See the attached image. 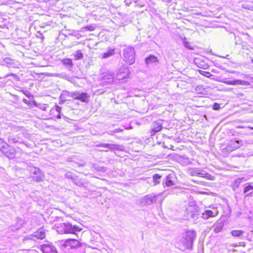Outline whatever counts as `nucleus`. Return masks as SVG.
Here are the masks:
<instances>
[{"label":"nucleus","mask_w":253,"mask_h":253,"mask_svg":"<svg viewBox=\"0 0 253 253\" xmlns=\"http://www.w3.org/2000/svg\"><path fill=\"white\" fill-rule=\"evenodd\" d=\"M219 57H222V58H226L227 59V57L228 56V55H227L226 56H219Z\"/></svg>","instance_id":"50"},{"label":"nucleus","mask_w":253,"mask_h":253,"mask_svg":"<svg viewBox=\"0 0 253 253\" xmlns=\"http://www.w3.org/2000/svg\"><path fill=\"white\" fill-rule=\"evenodd\" d=\"M73 56L75 58L76 60H81L83 58V54L80 50L76 51L73 54Z\"/></svg>","instance_id":"31"},{"label":"nucleus","mask_w":253,"mask_h":253,"mask_svg":"<svg viewBox=\"0 0 253 253\" xmlns=\"http://www.w3.org/2000/svg\"><path fill=\"white\" fill-rule=\"evenodd\" d=\"M223 225L224 224L223 222L218 220L212 226L213 231L215 233L220 232L222 230Z\"/></svg>","instance_id":"22"},{"label":"nucleus","mask_w":253,"mask_h":253,"mask_svg":"<svg viewBox=\"0 0 253 253\" xmlns=\"http://www.w3.org/2000/svg\"><path fill=\"white\" fill-rule=\"evenodd\" d=\"M196 237V232L193 230H189L186 232V236L183 239L182 243L185 249L190 248L193 241L195 240Z\"/></svg>","instance_id":"2"},{"label":"nucleus","mask_w":253,"mask_h":253,"mask_svg":"<svg viewBox=\"0 0 253 253\" xmlns=\"http://www.w3.org/2000/svg\"><path fill=\"white\" fill-rule=\"evenodd\" d=\"M240 245L243 246V247H245V242H242L240 243Z\"/></svg>","instance_id":"49"},{"label":"nucleus","mask_w":253,"mask_h":253,"mask_svg":"<svg viewBox=\"0 0 253 253\" xmlns=\"http://www.w3.org/2000/svg\"><path fill=\"white\" fill-rule=\"evenodd\" d=\"M107 133L109 134V135H115V130H109L107 132Z\"/></svg>","instance_id":"43"},{"label":"nucleus","mask_w":253,"mask_h":253,"mask_svg":"<svg viewBox=\"0 0 253 253\" xmlns=\"http://www.w3.org/2000/svg\"><path fill=\"white\" fill-rule=\"evenodd\" d=\"M218 214V211L216 208H213L212 210H206L202 214V217L204 219H208L210 217L216 216Z\"/></svg>","instance_id":"9"},{"label":"nucleus","mask_w":253,"mask_h":253,"mask_svg":"<svg viewBox=\"0 0 253 253\" xmlns=\"http://www.w3.org/2000/svg\"><path fill=\"white\" fill-rule=\"evenodd\" d=\"M79 93V92L77 91L70 92V97H72V98H74V99L77 100L78 97Z\"/></svg>","instance_id":"35"},{"label":"nucleus","mask_w":253,"mask_h":253,"mask_svg":"<svg viewBox=\"0 0 253 253\" xmlns=\"http://www.w3.org/2000/svg\"><path fill=\"white\" fill-rule=\"evenodd\" d=\"M55 110L57 112L60 113L61 110V108L58 105L55 106Z\"/></svg>","instance_id":"44"},{"label":"nucleus","mask_w":253,"mask_h":253,"mask_svg":"<svg viewBox=\"0 0 253 253\" xmlns=\"http://www.w3.org/2000/svg\"><path fill=\"white\" fill-rule=\"evenodd\" d=\"M100 151H105V152H107L108 150H100Z\"/></svg>","instance_id":"55"},{"label":"nucleus","mask_w":253,"mask_h":253,"mask_svg":"<svg viewBox=\"0 0 253 253\" xmlns=\"http://www.w3.org/2000/svg\"><path fill=\"white\" fill-rule=\"evenodd\" d=\"M115 50V48H109L107 52H104L102 54V57L103 58H106L112 55H114Z\"/></svg>","instance_id":"28"},{"label":"nucleus","mask_w":253,"mask_h":253,"mask_svg":"<svg viewBox=\"0 0 253 253\" xmlns=\"http://www.w3.org/2000/svg\"><path fill=\"white\" fill-rule=\"evenodd\" d=\"M124 60L129 65L133 64L135 61V51L131 46H128L124 48L123 51Z\"/></svg>","instance_id":"1"},{"label":"nucleus","mask_w":253,"mask_h":253,"mask_svg":"<svg viewBox=\"0 0 253 253\" xmlns=\"http://www.w3.org/2000/svg\"><path fill=\"white\" fill-rule=\"evenodd\" d=\"M29 170L33 179L35 181L40 182L43 179L44 175L39 168L32 167H30Z\"/></svg>","instance_id":"4"},{"label":"nucleus","mask_w":253,"mask_h":253,"mask_svg":"<svg viewBox=\"0 0 253 253\" xmlns=\"http://www.w3.org/2000/svg\"><path fill=\"white\" fill-rule=\"evenodd\" d=\"M24 102H25L26 104L28 102L26 99H23Z\"/></svg>","instance_id":"53"},{"label":"nucleus","mask_w":253,"mask_h":253,"mask_svg":"<svg viewBox=\"0 0 253 253\" xmlns=\"http://www.w3.org/2000/svg\"><path fill=\"white\" fill-rule=\"evenodd\" d=\"M161 177V176L159 174L156 173V174H155L153 176V179L154 180V182L156 184H157V183H159V181H158V180L159 179H160Z\"/></svg>","instance_id":"38"},{"label":"nucleus","mask_w":253,"mask_h":253,"mask_svg":"<svg viewBox=\"0 0 253 253\" xmlns=\"http://www.w3.org/2000/svg\"><path fill=\"white\" fill-rule=\"evenodd\" d=\"M3 63L2 64L8 68H16L17 66L15 60L9 57L4 58L3 60Z\"/></svg>","instance_id":"16"},{"label":"nucleus","mask_w":253,"mask_h":253,"mask_svg":"<svg viewBox=\"0 0 253 253\" xmlns=\"http://www.w3.org/2000/svg\"><path fill=\"white\" fill-rule=\"evenodd\" d=\"M75 180L74 179L73 181L74 182L77 184V185H78L79 186L81 187L82 186H83V184L82 183H76V182L75 181Z\"/></svg>","instance_id":"48"},{"label":"nucleus","mask_w":253,"mask_h":253,"mask_svg":"<svg viewBox=\"0 0 253 253\" xmlns=\"http://www.w3.org/2000/svg\"><path fill=\"white\" fill-rule=\"evenodd\" d=\"M62 64L69 70L72 71L73 67V63L70 58H64L61 60Z\"/></svg>","instance_id":"19"},{"label":"nucleus","mask_w":253,"mask_h":253,"mask_svg":"<svg viewBox=\"0 0 253 253\" xmlns=\"http://www.w3.org/2000/svg\"><path fill=\"white\" fill-rule=\"evenodd\" d=\"M103 147V148H106V149H107V148H106V147Z\"/></svg>","instance_id":"60"},{"label":"nucleus","mask_w":253,"mask_h":253,"mask_svg":"<svg viewBox=\"0 0 253 253\" xmlns=\"http://www.w3.org/2000/svg\"><path fill=\"white\" fill-rule=\"evenodd\" d=\"M115 133L120 132L123 131V129L121 128H116L114 129Z\"/></svg>","instance_id":"45"},{"label":"nucleus","mask_w":253,"mask_h":253,"mask_svg":"<svg viewBox=\"0 0 253 253\" xmlns=\"http://www.w3.org/2000/svg\"><path fill=\"white\" fill-rule=\"evenodd\" d=\"M105 79L111 80V82L113 81V79L114 78V74H110L108 76H106L104 77Z\"/></svg>","instance_id":"39"},{"label":"nucleus","mask_w":253,"mask_h":253,"mask_svg":"<svg viewBox=\"0 0 253 253\" xmlns=\"http://www.w3.org/2000/svg\"><path fill=\"white\" fill-rule=\"evenodd\" d=\"M243 178H238L236 179L233 184H232V188L234 191H236L238 189L240 185L241 182L242 181Z\"/></svg>","instance_id":"30"},{"label":"nucleus","mask_w":253,"mask_h":253,"mask_svg":"<svg viewBox=\"0 0 253 253\" xmlns=\"http://www.w3.org/2000/svg\"><path fill=\"white\" fill-rule=\"evenodd\" d=\"M199 72L201 75L207 78H210L211 76H212V75L211 74V73L209 72L200 70Z\"/></svg>","instance_id":"36"},{"label":"nucleus","mask_w":253,"mask_h":253,"mask_svg":"<svg viewBox=\"0 0 253 253\" xmlns=\"http://www.w3.org/2000/svg\"><path fill=\"white\" fill-rule=\"evenodd\" d=\"M252 62L253 64V59L252 60Z\"/></svg>","instance_id":"59"},{"label":"nucleus","mask_w":253,"mask_h":253,"mask_svg":"<svg viewBox=\"0 0 253 253\" xmlns=\"http://www.w3.org/2000/svg\"><path fill=\"white\" fill-rule=\"evenodd\" d=\"M89 97L90 95H88L87 93L83 92L80 93L79 92L77 100H80L81 101L83 102H88V98H89Z\"/></svg>","instance_id":"24"},{"label":"nucleus","mask_w":253,"mask_h":253,"mask_svg":"<svg viewBox=\"0 0 253 253\" xmlns=\"http://www.w3.org/2000/svg\"><path fill=\"white\" fill-rule=\"evenodd\" d=\"M244 233V231L243 230H234L231 231V234L234 237H240Z\"/></svg>","instance_id":"32"},{"label":"nucleus","mask_w":253,"mask_h":253,"mask_svg":"<svg viewBox=\"0 0 253 253\" xmlns=\"http://www.w3.org/2000/svg\"><path fill=\"white\" fill-rule=\"evenodd\" d=\"M125 3L126 6H129L131 3V1L130 0H125Z\"/></svg>","instance_id":"42"},{"label":"nucleus","mask_w":253,"mask_h":253,"mask_svg":"<svg viewBox=\"0 0 253 253\" xmlns=\"http://www.w3.org/2000/svg\"><path fill=\"white\" fill-rule=\"evenodd\" d=\"M81 244L80 242L76 239H68L64 241L62 246L67 249H77L80 247Z\"/></svg>","instance_id":"6"},{"label":"nucleus","mask_w":253,"mask_h":253,"mask_svg":"<svg viewBox=\"0 0 253 253\" xmlns=\"http://www.w3.org/2000/svg\"><path fill=\"white\" fill-rule=\"evenodd\" d=\"M8 144L4 142L3 140L0 138V150L2 152V150L4 149Z\"/></svg>","instance_id":"37"},{"label":"nucleus","mask_w":253,"mask_h":253,"mask_svg":"<svg viewBox=\"0 0 253 253\" xmlns=\"http://www.w3.org/2000/svg\"><path fill=\"white\" fill-rule=\"evenodd\" d=\"M96 147H106L107 149L112 150H117L123 151L125 150V147L123 145L112 144V143H100L96 145Z\"/></svg>","instance_id":"7"},{"label":"nucleus","mask_w":253,"mask_h":253,"mask_svg":"<svg viewBox=\"0 0 253 253\" xmlns=\"http://www.w3.org/2000/svg\"><path fill=\"white\" fill-rule=\"evenodd\" d=\"M241 145V141L238 140H231L228 143L225 149L226 151L232 152L233 151L240 148Z\"/></svg>","instance_id":"8"},{"label":"nucleus","mask_w":253,"mask_h":253,"mask_svg":"<svg viewBox=\"0 0 253 253\" xmlns=\"http://www.w3.org/2000/svg\"><path fill=\"white\" fill-rule=\"evenodd\" d=\"M248 128L253 130V127H251V126H248Z\"/></svg>","instance_id":"56"},{"label":"nucleus","mask_w":253,"mask_h":253,"mask_svg":"<svg viewBox=\"0 0 253 253\" xmlns=\"http://www.w3.org/2000/svg\"><path fill=\"white\" fill-rule=\"evenodd\" d=\"M41 249L43 253H58L56 247L49 243L43 244Z\"/></svg>","instance_id":"10"},{"label":"nucleus","mask_w":253,"mask_h":253,"mask_svg":"<svg viewBox=\"0 0 253 253\" xmlns=\"http://www.w3.org/2000/svg\"><path fill=\"white\" fill-rule=\"evenodd\" d=\"M184 45L186 47H187L189 49H192V48L189 46V43L187 42H185L184 43Z\"/></svg>","instance_id":"46"},{"label":"nucleus","mask_w":253,"mask_h":253,"mask_svg":"<svg viewBox=\"0 0 253 253\" xmlns=\"http://www.w3.org/2000/svg\"><path fill=\"white\" fill-rule=\"evenodd\" d=\"M13 75H14V74H11V75H10V76H13Z\"/></svg>","instance_id":"58"},{"label":"nucleus","mask_w":253,"mask_h":253,"mask_svg":"<svg viewBox=\"0 0 253 253\" xmlns=\"http://www.w3.org/2000/svg\"><path fill=\"white\" fill-rule=\"evenodd\" d=\"M55 229L59 234H65V223H60L55 225Z\"/></svg>","instance_id":"26"},{"label":"nucleus","mask_w":253,"mask_h":253,"mask_svg":"<svg viewBox=\"0 0 253 253\" xmlns=\"http://www.w3.org/2000/svg\"><path fill=\"white\" fill-rule=\"evenodd\" d=\"M70 92L67 90H64L62 92L60 98L64 101L69 100V97H70Z\"/></svg>","instance_id":"29"},{"label":"nucleus","mask_w":253,"mask_h":253,"mask_svg":"<svg viewBox=\"0 0 253 253\" xmlns=\"http://www.w3.org/2000/svg\"><path fill=\"white\" fill-rule=\"evenodd\" d=\"M8 141L10 144L21 143V139L17 135L11 134L8 136Z\"/></svg>","instance_id":"23"},{"label":"nucleus","mask_w":253,"mask_h":253,"mask_svg":"<svg viewBox=\"0 0 253 253\" xmlns=\"http://www.w3.org/2000/svg\"><path fill=\"white\" fill-rule=\"evenodd\" d=\"M65 234H74L76 231H79L81 229L77 226H73L70 223H65Z\"/></svg>","instance_id":"15"},{"label":"nucleus","mask_w":253,"mask_h":253,"mask_svg":"<svg viewBox=\"0 0 253 253\" xmlns=\"http://www.w3.org/2000/svg\"><path fill=\"white\" fill-rule=\"evenodd\" d=\"M2 152L4 153L7 157L9 159H12L15 157L16 151L14 148L8 144L5 148L2 150Z\"/></svg>","instance_id":"13"},{"label":"nucleus","mask_w":253,"mask_h":253,"mask_svg":"<svg viewBox=\"0 0 253 253\" xmlns=\"http://www.w3.org/2000/svg\"><path fill=\"white\" fill-rule=\"evenodd\" d=\"M187 217L191 218L195 222H198L200 213L198 208L196 206H189L187 209Z\"/></svg>","instance_id":"3"},{"label":"nucleus","mask_w":253,"mask_h":253,"mask_svg":"<svg viewBox=\"0 0 253 253\" xmlns=\"http://www.w3.org/2000/svg\"><path fill=\"white\" fill-rule=\"evenodd\" d=\"M145 62L146 65L148 66L152 64L157 63H158L159 61L156 56L155 55H151L145 58Z\"/></svg>","instance_id":"20"},{"label":"nucleus","mask_w":253,"mask_h":253,"mask_svg":"<svg viewBox=\"0 0 253 253\" xmlns=\"http://www.w3.org/2000/svg\"><path fill=\"white\" fill-rule=\"evenodd\" d=\"M171 174H169L165 178V180L163 181V184L166 186L169 187L174 185L173 182L171 180Z\"/></svg>","instance_id":"27"},{"label":"nucleus","mask_w":253,"mask_h":253,"mask_svg":"<svg viewBox=\"0 0 253 253\" xmlns=\"http://www.w3.org/2000/svg\"><path fill=\"white\" fill-rule=\"evenodd\" d=\"M220 108L219 105L217 103H214L213 105V109L214 110H218Z\"/></svg>","instance_id":"41"},{"label":"nucleus","mask_w":253,"mask_h":253,"mask_svg":"<svg viewBox=\"0 0 253 253\" xmlns=\"http://www.w3.org/2000/svg\"><path fill=\"white\" fill-rule=\"evenodd\" d=\"M162 122L161 120L155 121L152 125V127L150 131L151 136L154 135L157 132L161 130L162 128Z\"/></svg>","instance_id":"12"},{"label":"nucleus","mask_w":253,"mask_h":253,"mask_svg":"<svg viewBox=\"0 0 253 253\" xmlns=\"http://www.w3.org/2000/svg\"><path fill=\"white\" fill-rule=\"evenodd\" d=\"M33 236L37 239H44L45 237L44 229L42 228L38 229L36 232H34Z\"/></svg>","instance_id":"21"},{"label":"nucleus","mask_w":253,"mask_h":253,"mask_svg":"<svg viewBox=\"0 0 253 253\" xmlns=\"http://www.w3.org/2000/svg\"><path fill=\"white\" fill-rule=\"evenodd\" d=\"M130 72L129 69L126 66H122L117 72L116 79L119 81L128 79L130 77Z\"/></svg>","instance_id":"5"},{"label":"nucleus","mask_w":253,"mask_h":253,"mask_svg":"<svg viewBox=\"0 0 253 253\" xmlns=\"http://www.w3.org/2000/svg\"><path fill=\"white\" fill-rule=\"evenodd\" d=\"M201 177L205 178L207 179L211 180H214L215 179V177L211 175L210 174L207 172H202Z\"/></svg>","instance_id":"33"},{"label":"nucleus","mask_w":253,"mask_h":253,"mask_svg":"<svg viewBox=\"0 0 253 253\" xmlns=\"http://www.w3.org/2000/svg\"><path fill=\"white\" fill-rule=\"evenodd\" d=\"M193 181L195 183H197V184H201V185H203V183H204V182H202V181H197L193 180Z\"/></svg>","instance_id":"47"},{"label":"nucleus","mask_w":253,"mask_h":253,"mask_svg":"<svg viewBox=\"0 0 253 253\" xmlns=\"http://www.w3.org/2000/svg\"><path fill=\"white\" fill-rule=\"evenodd\" d=\"M156 196L153 195H147L141 199L140 203L144 205H150L156 201Z\"/></svg>","instance_id":"11"},{"label":"nucleus","mask_w":253,"mask_h":253,"mask_svg":"<svg viewBox=\"0 0 253 253\" xmlns=\"http://www.w3.org/2000/svg\"><path fill=\"white\" fill-rule=\"evenodd\" d=\"M27 253H36V252L32 251L28 252Z\"/></svg>","instance_id":"52"},{"label":"nucleus","mask_w":253,"mask_h":253,"mask_svg":"<svg viewBox=\"0 0 253 253\" xmlns=\"http://www.w3.org/2000/svg\"><path fill=\"white\" fill-rule=\"evenodd\" d=\"M50 76L51 77H58L60 78H62L64 79H66L67 81H71V80L72 78L69 76H68L65 73H59V74H56V73H53L51 74Z\"/></svg>","instance_id":"25"},{"label":"nucleus","mask_w":253,"mask_h":253,"mask_svg":"<svg viewBox=\"0 0 253 253\" xmlns=\"http://www.w3.org/2000/svg\"><path fill=\"white\" fill-rule=\"evenodd\" d=\"M57 118H61V116L59 115H58V116H57Z\"/></svg>","instance_id":"57"},{"label":"nucleus","mask_w":253,"mask_h":253,"mask_svg":"<svg viewBox=\"0 0 253 253\" xmlns=\"http://www.w3.org/2000/svg\"><path fill=\"white\" fill-rule=\"evenodd\" d=\"M187 173L192 176H201L202 172H201V170L199 168H189L187 170Z\"/></svg>","instance_id":"17"},{"label":"nucleus","mask_w":253,"mask_h":253,"mask_svg":"<svg viewBox=\"0 0 253 253\" xmlns=\"http://www.w3.org/2000/svg\"><path fill=\"white\" fill-rule=\"evenodd\" d=\"M242 6H243V8H249L247 6H246V5L245 4H243Z\"/></svg>","instance_id":"51"},{"label":"nucleus","mask_w":253,"mask_h":253,"mask_svg":"<svg viewBox=\"0 0 253 253\" xmlns=\"http://www.w3.org/2000/svg\"><path fill=\"white\" fill-rule=\"evenodd\" d=\"M221 82L227 85H244L246 83V82L240 80H227L226 79L223 80V81H221Z\"/></svg>","instance_id":"18"},{"label":"nucleus","mask_w":253,"mask_h":253,"mask_svg":"<svg viewBox=\"0 0 253 253\" xmlns=\"http://www.w3.org/2000/svg\"><path fill=\"white\" fill-rule=\"evenodd\" d=\"M21 225H22V223H21L20 224V225H18L17 226V229H18V228H20V226H21Z\"/></svg>","instance_id":"54"},{"label":"nucleus","mask_w":253,"mask_h":253,"mask_svg":"<svg viewBox=\"0 0 253 253\" xmlns=\"http://www.w3.org/2000/svg\"><path fill=\"white\" fill-rule=\"evenodd\" d=\"M65 177L67 178H69V179H74L73 178V174H72V172H67L65 175Z\"/></svg>","instance_id":"40"},{"label":"nucleus","mask_w":253,"mask_h":253,"mask_svg":"<svg viewBox=\"0 0 253 253\" xmlns=\"http://www.w3.org/2000/svg\"><path fill=\"white\" fill-rule=\"evenodd\" d=\"M95 27L94 25H87L82 28L83 31H93L94 30Z\"/></svg>","instance_id":"34"},{"label":"nucleus","mask_w":253,"mask_h":253,"mask_svg":"<svg viewBox=\"0 0 253 253\" xmlns=\"http://www.w3.org/2000/svg\"><path fill=\"white\" fill-rule=\"evenodd\" d=\"M253 185L251 183H247L245 184L243 193L245 197H252L253 193Z\"/></svg>","instance_id":"14"}]
</instances>
